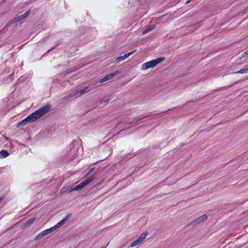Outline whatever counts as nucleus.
I'll use <instances>...</instances> for the list:
<instances>
[{"label": "nucleus", "mask_w": 248, "mask_h": 248, "mask_svg": "<svg viewBox=\"0 0 248 248\" xmlns=\"http://www.w3.org/2000/svg\"><path fill=\"white\" fill-rule=\"evenodd\" d=\"M9 155V153L5 150H2L0 152V156L5 157Z\"/></svg>", "instance_id": "nucleus-12"}, {"label": "nucleus", "mask_w": 248, "mask_h": 248, "mask_svg": "<svg viewBox=\"0 0 248 248\" xmlns=\"http://www.w3.org/2000/svg\"><path fill=\"white\" fill-rule=\"evenodd\" d=\"M164 60V58L160 57L156 59L146 62L142 64L141 70H145L150 68H154Z\"/></svg>", "instance_id": "nucleus-3"}, {"label": "nucleus", "mask_w": 248, "mask_h": 248, "mask_svg": "<svg viewBox=\"0 0 248 248\" xmlns=\"http://www.w3.org/2000/svg\"><path fill=\"white\" fill-rule=\"evenodd\" d=\"M94 170V168H91L89 171L88 172L86 173V176L89 175L91 173H92Z\"/></svg>", "instance_id": "nucleus-15"}, {"label": "nucleus", "mask_w": 248, "mask_h": 248, "mask_svg": "<svg viewBox=\"0 0 248 248\" xmlns=\"http://www.w3.org/2000/svg\"><path fill=\"white\" fill-rule=\"evenodd\" d=\"M87 88L83 89L82 90L80 91H74L72 93H70V94H68L67 97H66V99H69L70 97H74L77 95H78V93H80V94H83L85 90H86Z\"/></svg>", "instance_id": "nucleus-8"}, {"label": "nucleus", "mask_w": 248, "mask_h": 248, "mask_svg": "<svg viewBox=\"0 0 248 248\" xmlns=\"http://www.w3.org/2000/svg\"><path fill=\"white\" fill-rule=\"evenodd\" d=\"M49 110V108L46 106L43 107L35 112L32 113L25 119L23 120L17 124V127L25 125L28 123H31L35 121L36 120L38 119L41 116L46 114Z\"/></svg>", "instance_id": "nucleus-1"}, {"label": "nucleus", "mask_w": 248, "mask_h": 248, "mask_svg": "<svg viewBox=\"0 0 248 248\" xmlns=\"http://www.w3.org/2000/svg\"><path fill=\"white\" fill-rule=\"evenodd\" d=\"M93 178H89L88 179L85 180V181L87 182V184H89L90 183L93 181Z\"/></svg>", "instance_id": "nucleus-17"}, {"label": "nucleus", "mask_w": 248, "mask_h": 248, "mask_svg": "<svg viewBox=\"0 0 248 248\" xmlns=\"http://www.w3.org/2000/svg\"><path fill=\"white\" fill-rule=\"evenodd\" d=\"M30 13V11H28L27 12H26L25 13H24V14H23L18 17H15V18H14L13 19H12V20H11L9 22V23L8 24V26H10L12 24L16 23L18 21H20V20L27 17L29 15Z\"/></svg>", "instance_id": "nucleus-5"}, {"label": "nucleus", "mask_w": 248, "mask_h": 248, "mask_svg": "<svg viewBox=\"0 0 248 248\" xmlns=\"http://www.w3.org/2000/svg\"><path fill=\"white\" fill-rule=\"evenodd\" d=\"M207 218V216L206 214L203 215L201 217H199L194 219L192 222V224L194 225H196L200 224L203 221L206 220Z\"/></svg>", "instance_id": "nucleus-6"}, {"label": "nucleus", "mask_w": 248, "mask_h": 248, "mask_svg": "<svg viewBox=\"0 0 248 248\" xmlns=\"http://www.w3.org/2000/svg\"><path fill=\"white\" fill-rule=\"evenodd\" d=\"M135 51H136V50L135 49L133 51H132L130 52H128V53L124 54V56L118 57L116 60V62H121L122 61L125 59L126 58L128 57L130 55L133 54Z\"/></svg>", "instance_id": "nucleus-7"}, {"label": "nucleus", "mask_w": 248, "mask_h": 248, "mask_svg": "<svg viewBox=\"0 0 248 248\" xmlns=\"http://www.w3.org/2000/svg\"><path fill=\"white\" fill-rule=\"evenodd\" d=\"M108 79V76H106L104 78H102V79H100V80H99V82H100V83H103V82H105V81H107Z\"/></svg>", "instance_id": "nucleus-14"}, {"label": "nucleus", "mask_w": 248, "mask_h": 248, "mask_svg": "<svg viewBox=\"0 0 248 248\" xmlns=\"http://www.w3.org/2000/svg\"><path fill=\"white\" fill-rule=\"evenodd\" d=\"M107 247V245H106V246L102 247L101 248H106Z\"/></svg>", "instance_id": "nucleus-22"}, {"label": "nucleus", "mask_w": 248, "mask_h": 248, "mask_svg": "<svg viewBox=\"0 0 248 248\" xmlns=\"http://www.w3.org/2000/svg\"><path fill=\"white\" fill-rule=\"evenodd\" d=\"M83 187L80 184L79 185L77 186H75L74 188L72 189L70 192H72L73 191V190H78L79 189H81L82 188H83Z\"/></svg>", "instance_id": "nucleus-13"}, {"label": "nucleus", "mask_w": 248, "mask_h": 248, "mask_svg": "<svg viewBox=\"0 0 248 248\" xmlns=\"http://www.w3.org/2000/svg\"><path fill=\"white\" fill-rule=\"evenodd\" d=\"M248 73V64L246 65L244 67L241 69L239 71L234 72V74H245Z\"/></svg>", "instance_id": "nucleus-10"}, {"label": "nucleus", "mask_w": 248, "mask_h": 248, "mask_svg": "<svg viewBox=\"0 0 248 248\" xmlns=\"http://www.w3.org/2000/svg\"><path fill=\"white\" fill-rule=\"evenodd\" d=\"M192 0H188L186 2V4H188L190 1H191Z\"/></svg>", "instance_id": "nucleus-20"}, {"label": "nucleus", "mask_w": 248, "mask_h": 248, "mask_svg": "<svg viewBox=\"0 0 248 248\" xmlns=\"http://www.w3.org/2000/svg\"><path fill=\"white\" fill-rule=\"evenodd\" d=\"M3 198H0V202L3 200Z\"/></svg>", "instance_id": "nucleus-21"}, {"label": "nucleus", "mask_w": 248, "mask_h": 248, "mask_svg": "<svg viewBox=\"0 0 248 248\" xmlns=\"http://www.w3.org/2000/svg\"><path fill=\"white\" fill-rule=\"evenodd\" d=\"M35 220V218L32 217L28 220L22 226V229H25L30 226Z\"/></svg>", "instance_id": "nucleus-9"}, {"label": "nucleus", "mask_w": 248, "mask_h": 248, "mask_svg": "<svg viewBox=\"0 0 248 248\" xmlns=\"http://www.w3.org/2000/svg\"><path fill=\"white\" fill-rule=\"evenodd\" d=\"M148 233V232L146 231L144 232L142 234H141L136 240H135L131 243L130 247L134 248L137 246L141 244L142 242L144 241V240L146 238Z\"/></svg>", "instance_id": "nucleus-4"}, {"label": "nucleus", "mask_w": 248, "mask_h": 248, "mask_svg": "<svg viewBox=\"0 0 248 248\" xmlns=\"http://www.w3.org/2000/svg\"><path fill=\"white\" fill-rule=\"evenodd\" d=\"M80 184L84 188L86 186H87L88 184L87 183V182L84 181V182H82L81 183H80Z\"/></svg>", "instance_id": "nucleus-18"}, {"label": "nucleus", "mask_w": 248, "mask_h": 248, "mask_svg": "<svg viewBox=\"0 0 248 248\" xmlns=\"http://www.w3.org/2000/svg\"><path fill=\"white\" fill-rule=\"evenodd\" d=\"M68 216H67L65 218L62 219L60 222L58 223L56 225L46 230L41 232L39 233L38 234H37L34 238V241H38L40 239H41L42 238L44 237L47 234L50 233L52 232L55 231V230L57 229L59 227H60L61 226L63 225L67 219H68Z\"/></svg>", "instance_id": "nucleus-2"}, {"label": "nucleus", "mask_w": 248, "mask_h": 248, "mask_svg": "<svg viewBox=\"0 0 248 248\" xmlns=\"http://www.w3.org/2000/svg\"><path fill=\"white\" fill-rule=\"evenodd\" d=\"M119 74V72H115L114 73L109 74V78H113L114 76L117 75Z\"/></svg>", "instance_id": "nucleus-16"}, {"label": "nucleus", "mask_w": 248, "mask_h": 248, "mask_svg": "<svg viewBox=\"0 0 248 248\" xmlns=\"http://www.w3.org/2000/svg\"><path fill=\"white\" fill-rule=\"evenodd\" d=\"M155 28V26H152L151 27H150V28L147 29L146 30H145V31H144L142 32V34L144 35V34L148 33L149 32L154 30Z\"/></svg>", "instance_id": "nucleus-11"}, {"label": "nucleus", "mask_w": 248, "mask_h": 248, "mask_svg": "<svg viewBox=\"0 0 248 248\" xmlns=\"http://www.w3.org/2000/svg\"><path fill=\"white\" fill-rule=\"evenodd\" d=\"M248 55V50L246 51L243 54V57H244Z\"/></svg>", "instance_id": "nucleus-19"}]
</instances>
